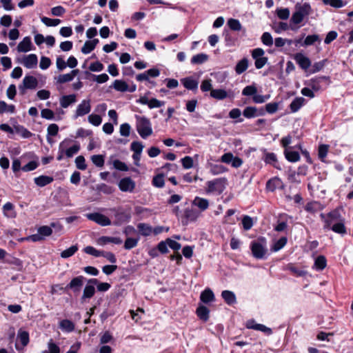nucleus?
I'll list each match as a JSON object with an SVG mask.
<instances>
[{
	"label": "nucleus",
	"mask_w": 353,
	"mask_h": 353,
	"mask_svg": "<svg viewBox=\"0 0 353 353\" xmlns=\"http://www.w3.org/2000/svg\"><path fill=\"white\" fill-rule=\"evenodd\" d=\"M223 36H224L225 45L227 46H234L235 45L237 39L236 37H234L232 34V33H230L228 30H224Z\"/></svg>",
	"instance_id": "nucleus-43"
},
{
	"label": "nucleus",
	"mask_w": 353,
	"mask_h": 353,
	"mask_svg": "<svg viewBox=\"0 0 353 353\" xmlns=\"http://www.w3.org/2000/svg\"><path fill=\"white\" fill-rule=\"evenodd\" d=\"M209 201L207 199L196 196L192 201V205L197 207L201 212L206 210L209 207Z\"/></svg>",
	"instance_id": "nucleus-19"
},
{
	"label": "nucleus",
	"mask_w": 353,
	"mask_h": 353,
	"mask_svg": "<svg viewBox=\"0 0 353 353\" xmlns=\"http://www.w3.org/2000/svg\"><path fill=\"white\" fill-rule=\"evenodd\" d=\"M293 149H296V148L292 147L290 148H286L284 150V154L285 157V159L292 163H295L299 161L300 159V154L298 151H294Z\"/></svg>",
	"instance_id": "nucleus-15"
},
{
	"label": "nucleus",
	"mask_w": 353,
	"mask_h": 353,
	"mask_svg": "<svg viewBox=\"0 0 353 353\" xmlns=\"http://www.w3.org/2000/svg\"><path fill=\"white\" fill-rule=\"evenodd\" d=\"M266 163L272 164L275 168L281 170V165L274 153H266Z\"/></svg>",
	"instance_id": "nucleus-35"
},
{
	"label": "nucleus",
	"mask_w": 353,
	"mask_h": 353,
	"mask_svg": "<svg viewBox=\"0 0 353 353\" xmlns=\"http://www.w3.org/2000/svg\"><path fill=\"white\" fill-rule=\"evenodd\" d=\"M248 67V60L246 58L239 61L235 67V71L240 74L247 70Z\"/></svg>",
	"instance_id": "nucleus-41"
},
{
	"label": "nucleus",
	"mask_w": 353,
	"mask_h": 353,
	"mask_svg": "<svg viewBox=\"0 0 353 353\" xmlns=\"http://www.w3.org/2000/svg\"><path fill=\"white\" fill-rule=\"evenodd\" d=\"M89 284L97 285V290L99 292H106L108 291L111 285L108 283H100L97 279H90L88 281Z\"/></svg>",
	"instance_id": "nucleus-27"
},
{
	"label": "nucleus",
	"mask_w": 353,
	"mask_h": 353,
	"mask_svg": "<svg viewBox=\"0 0 353 353\" xmlns=\"http://www.w3.org/2000/svg\"><path fill=\"white\" fill-rule=\"evenodd\" d=\"M221 296L228 305H232L236 302L234 293L230 290H223L221 292Z\"/></svg>",
	"instance_id": "nucleus-32"
},
{
	"label": "nucleus",
	"mask_w": 353,
	"mask_h": 353,
	"mask_svg": "<svg viewBox=\"0 0 353 353\" xmlns=\"http://www.w3.org/2000/svg\"><path fill=\"white\" fill-rule=\"evenodd\" d=\"M70 142V140L65 139L60 143L59 146V154L57 157L58 161H61L63 159V154H65V148L68 145Z\"/></svg>",
	"instance_id": "nucleus-50"
},
{
	"label": "nucleus",
	"mask_w": 353,
	"mask_h": 353,
	"mask_svg": "<svg viewBox=\"0 0 353 353\" xmlns=\"http://www.w3.org/2000/svg\"><path fill=\"white\" fill-rule=\"evenodd\" d=\"M86 217L101 226H108L111 225L110 219L103 214L99 212L90 213L86 214Z\"/></svg>",
	"instance_id": "nucleus-7"
},
{
	"label": "nucleus",
	"mask_w": 353,
	"mask_h": 353,
	"mask_svg": "<svg viewBox=\"0 0 353 353\" xmlns=\"http://www.w3.org/2000/svg\"><path fill=\"white\" fill-rule=\"evenodd\" d=\"M138 241V239L127 238L124 243V248L125 250H130L137 246Z\"/></svg>",
	"instance_id": "nucleus-62"
},
{
	"label": "nucleus",
	"mask_w": 353,
	"mask_h": 353,
	"mask_svg": "<svg viewBox=\"0 0 353 353\" xmlns=\"http://www.w3.org/2000/svg\"><path fill=\"white\" fill-rule=\"evenodd\" d=\"M32 41L30 37H26L17 46V51L19 52H27L31 50Z\"/></svg>",
	"instance_id": "nucleus-21"
},
{
	"label": "nucleus",
	"mask_w": 353,
	"mask_h": 353,
	"mask_svg": "<svg viewBox=\"0 0 353 353\" xmlns=\"http://www.w3.org/2000/svg\"><path fill=\"white\" fill-rule=\"evenodd\" d=\"M94 285L92 284H88L85 286L83 292V295L81 298V301L83 303L87 299L92 298L95 293V288Z\"/></svg>",
	"instance_id": "nucleus-24"
},
{
	"label": "nucleus",
	"mask_w": 353,
	"mask_h": 353,
	"mask_svg": "<svg viewBox=\"0 0 353 353\" xmlns=\"http://www.w3.org/2000/svg\"><path fill=\"white\" fill-rule=\"evenodd\" d=\"M226 181L227 180L225 178H218L208 181L206 183V192H217L219 194L222 193L225 188Z\"/></svg>",
	"instance_id": "nucleus-3"
},
{
	"label": "nucleus",
	"mask_w": 353,
	"mask_h": 353,
	"mask_svg": "<svg viewBox=\"0 0 353 353\" xmlns=\"http://www.w3.org/2000/svg\"><path fill=\"white\" fill-rule=\"evenodd\" d=\"M200 216V212L193 207L187 208L184 210L181 216V223L187 225L190 222H195Z\"/></svg>",
	"instance_id": "nucleus-4"
},
{
	"label": "nucleus",
	"mask_w": 353,
	"mask_h": 353,
	"mask_svg": "<svg viewBox=\"0 0 353 353\" xmlns=\"http://www.w3.org/2000/svg\"><path fill=\"white\" fill-rule=\"evenodd\" d=\"M37 232L41 235V236L44 238L46 236H49L52 234V229L51 228V225L50 226L43 225L37 229Z\"/></svg>",
	"instance_id": "nucleus-56"
},
{
	"label": "nucleus",
	"mask_w": 353,
	"mask_h": 353,
	"mask_svg": "<svg viewBox=\"0 0 353 353\" xmlns=\"http://www.w3.org/2000/svg\"><path fill=\"white\" fill-rule=\"evenodd\" d=\"M137 103L143 105H147L148 108L150 109L160 108L161 106H163L165 104V102L163 101H160L155 98L148 99V98L146 96L141 97L139 99L137 100Z\"/></svg>",
	"instance_id": "nucleus-8"
},
{
	"label": "nucleus",
	"mask_w": 353,
	"mask_h": 353,
	"mask_svg": "<svg viewBox=\"0 0 353 353\" xmlns=\"http://www.w3.org/2000/svg\"><path fill=\"white\" fill-rule=\"evenodd\" d=\"M37 56L34 54H30L25 56L22 61L23 65L28 69H32L37 67Z\"/></svg>",
	"instance_id": "nucleus-13"
},
{
	"label": "nucleus",
	"mask_w": 353,
	"mask_h": 353,
	"mask_svg": "<svg viewBox=\"0 0 353 353\" xmlns=\"http://www.w3.org/2000/svg\"><path fill=\"white\" fill-rule=\"evenodd\" d=\"M41 20L47 26H57L61 23L59 19H50L46 17H41Z\"/></svg>",
	"instance_id": "nucleus-57"
},
{
	"label": "nucleus",
	"mask_w": 353,
	"mask_h": 353,
	"mask_svg": "<svg viewBox=\"0 0 353 353\" xmlns=\"http://www.w3.org/2000/svg\"><path fill=\"white\" fill-rule=\"evenodd\" d=\"M311 11V6L309 3H305L301 6H296V10L290 19L291 24H299L305 17L309 15Z\"/></svg>",
	"instance_id": "nucleus-1"
},
{
	"label": "nucleus",
	"mask_w": 353,
	"mask_h": 353,
	"mask_svg": "<svg viewBox=\"0 0 353 353\" xmlns=\"http://www.w3.org/2000/svg\"><path fill=\"white\" fill-rule=\"evenodd\" d=\"M277 17L282 20H286L290 17V10L288 8H278L276 10Z\"/></svg>",
	"instance_id": "nucleus-58"
},
{
	"label": "nucleus",
	"mask_w": 353,
	"mask_h": 353,
	"mask_svg": "<svg viewBox=\"0 0 353 353\" xmlns=\"http://www.w3.org/2000/svg\"><path fill=\"white\" fill-rule=\"evenodd\" d=\"M288 216L287 214L281 215L277 221V224L274 227V230L276 232H283L286 230L288 227Z\"/></svg>",
	"instance_id": "nucleus-29"
},
{
	"label": "nucleus",
	"mask_w": 353,
	"mask_h": 353,
	"mask_svg": "<svg viewBox=\"0 0 353 353\" xmlns=\"http://www.w3.org/2000/svg\"><path fill=\"white\" fill-rule=\"evenodd\" d=\"M53 177L49 176L41 175L34 178V181L39 187H44L53 181Z\"/></svg>",
	"instance_id": "nucleus-30"
},
{
	"label": "nucleus",
	"mask_w": 353,
	"mask_h": 353,
	"mask_svg": "<svg viewBox=\"0 0 353 353\" xmlns=\"http://www.w3.org/2000/svg\"><path fill=\"white\" fill-rule=\"evenodd\" d=\"M305 99L303 97H296L290 103V108L292 112L294 113L304 105Z\"/></svg>",
	"instance_id": "nucleus-28"
},
{
	"label": "nucleus",
	"mask_w": 353,
	"mask_h": 353,
	"mask_svg": "<svg viewBox=\"0 0 353 353\" xmlns=\"http://www.w3.org/2000/svg\"><path fill=\"white\" fill-rule=\"evenodd\" d=\"M80 150V145L79 144H75L72 145V147L66 149L65 148V154L68 158L72 157L74 154L78 153V152Z\"/></svg>",
	"instance_id": "nucleus-54"
},
{
	"label": "nucleus",
	"mask_w": 353,
	"mask_h": 353,
	"mask_svg": "<svg viewBox=\"0 0 353 353\" xmlns=\"http://www.w3.org/2000/svg\"><path fill=\"white\" fill-rule=\"evenodd\" d=\"M99 43L98 39H94L91 41H86L81 48L82 53L87 54L91 52Z\"/></svg>",
	"instance_id": "nucleus-26"
},
{
	"label": "nucleus",
	"mask_w": 353,
	"mask_h": 353,
	"mask_svg": "<svg viewBox=\"0 0 353 353\" xmlns=\"http://www.w3.org/2000/svg\"><path fill=\"white\" fill-rule=\"evenodd\" d=\"M59 327L62 330L68 332H72L75 328L74 324L71 321L68 319L62 320L59 323Z\"/></svg>",
	"instance_id": "nucleus-38"
},
{
	"label": "nucleus",
	"mask_w": 353,
	"mask_h": 353,
	"mask_svg": "<svg viewBox=\"0 0 353 353\" xmlns=\"http://www.w3.org/2000/svg\"><path fill=\"white\" fill-rule=\"evenodd\" d=\"M251 250L255 258L262 259L263 257L264 248L261 243L258 242H252L251 244Z\"/></svg>",
	"instance_id": "nucleus-22"
},
{
	"label": "nucleus",
	"mask_w": 353,
	"mask_h": 353,
	"mask_svg": "<svg viewBox=\"0 0 353 353\" xmlns=\"http://www.w3.org/2000/svg\"><path fill=\"white\" fill-rule=\"evenodd\" d=\"M119 188L123 192H132L135 188V183L130 177H125L120 180Z\"/></svg>",
	"instance_id": "nucleus-11"
},
{
	"label": "nucleus",
	"mask_w": 353,
	"mask_h": 353,
	"mask_svg": "<svg viewBox=\"0 0 353 353\" xmlns=\"http://www.w3.org/2000/svg\"><path fill=\"white\" fill-rule=\"evenodd\" d=\"M326 265L327 260L324 256L320 255L316 257L314 261V266L317 270H323L325 268Z\"/></svg>",
	"instance_id": "nucleus-40"
},
{
	"label": "nucleus",
	"mask_w": 353,
	"mask_h": 353,
	"mask_svg": "<svg viewBox=\"0 0 353 353\" xmlns=\"http://www.w3.org/2000/svg\"><path fill=\"white\" fill-rule=\"evenodd\" d=\"M323 208L324 205L319 201H316L307 203L304 207L305 211L312 214H314L319 211H321L323 210Z\"/></svg>",
	"instance_id": "nucleus-18"
},
{
	"label": "nucleus",
	"mask_w": 353,
	"mask_h": 353,
	"mask_svg": "<svg viewBox=\"0 0 353 353\" xmlns=\"http://www.w3.org/2000/svg\"><path fill=\"white\" fill-rule=\"evenodd\" d=\"M48 351H44L43 353H59L60 349L59 346L55 344L52 339L50 340L48 344Z\"/></svg>",
	"instance_id": "nucleus-64"
},
{
	"label": "nucleus",
	"mask_w": 353,
	"mask_h": 353,
	"mask_svg": "<svg viewBox=\"0 0 353 353\" xmlns=\"http://www.w3.org/2000/svg\"><path fill=\"white\" fill-rule=\"evenodd\" d=\"M85 278L83 276H78L73 278L70 282L63 288L60 287V290H71L74 293H79L81 290V287L83 285Z\"/></svg>",
	"instance_id": "nucleus-5"
},
{
	"label": "nucleus",
	"mask_w": 353,
	"mask_h": 353,
	"mask_svg": "<svg viewBox=\"0 0 353 353\" xmlns=\"http://www.w3.org/2000/svg\"><path fill=\"white\" fill-rule=\"evenodd\" d=\"M196 313L199 318L203 321H207L209 319L210 310L206 306L199 305L196 309Z\"/></svg>",
	"instance_id": "nucleus-34"
},
{
	"label": "nucleus",
	"mask_w": 353,
	"mask_h": 353,
	"mask_svg": "<svg viewBox=\"0 0 353 353\" xmlns=\"http://www.w3.org/2000/svg\"><path fill=\"white\" fill-rule=\"evenodd\" d=\"M79 248L77 245H72L69 248L63 250L61 252V257L63 259L69 258L73 256L78 250Z\"/></svg>",
	"instance_id": "nucleus-45"
},
{
	"label": "nucleus",
	"mask_w": 353,
	"mask_h": 353,
	"mask_svg": "<svg viewBox=\"0 0 353 353\" xmlns=\"http://www.w3.org/2000/svg\"><path fill=\"white\" fill-rule=\"evenodd\" d=\"M122 239L119 237H114V236H103L99 238L98 239V243L100 245H105L109 243H112L116 245H119L122 243Z\"/></svg>",
	"instance_id": "nucleus-25"
},
{
	"label": "nucleus",
	"mask_w": 353,
	"mask_h": 353,
	"mask_svg": "<svg viewBox=\"0 0 353 353\" xmlns=\"http://www.w3.org/2000/svg\"><path fill=\"white\" fill-rule=\"evenodd\" d=\"M77 97L75 94L64 95L60 98V105L63 108H67L71 104L75 103Z\"/></svg>",
	"instance_id": "nucleus-23"
},
{
	"label": "nucleus",
	"mask_w": 353,
	"mask_h": 353,
	"mask_svg": "<svg viewBox=\"0 0 353 353\" xmlns=\"http://www.w3.org/2000/svg\"><path fill=\"white\" fill-rule=\"evenodd\" d=\"M91 161L97 167L102 168L104 165L105 159L102 154H94L91 157Z\"/></svg>",
	"instance_id": "nucleus-48"
},
{
	"label": "nucleus",
	"mask_w": 353,
	"mask_h": 353,
	"mask_svg": "<svg viewBox=\"0 0 353 353\" xmlns=\"http://www.w3.org/2000/svg\"><path fill=\"white\" fill-rule=\"evenodd\" d=\"M181 82L183 85L188 90L196 91L198 89L199 82L194 79L192 77L181 79Z\"/></svg>",
	"instance_id": "nucleus-17"
},
{
	"label": "nucleus",
	"mask_w": 353,
	"mask_h": 353,
	"mask_svg": "<svg viewBox=\"0 0 353 353\" xmlns=\"http://www.w3.org/2000/svg\"><path fill=\"white\" fill-rule=\"evenodd\" d=\"M112 163L114 168H115L116 170L124 172L128 171L129 170L128 165L124 162H122L119 159H115L112 161Z\"/></svg>",
	"instance_id": "nucleus-55"
},
{
	"label": "nucleus",
	"mask_w": 353,
	"mask_h": 353,
	"mask_svg": "<svg viewBox=\"0 0 353 353\" xmlns=\"http://www.w3.org/2000/svg\"><path fill=\"white\" fill-rule=\"evenodd\" d=\"M137 130L143 139H146L152 134L150 120L146 117H137Z\"/></svg>",
	"instance_id": "nucleus-2"
},
{
	"label": "nucleus",
	"mask_w": 353,
	"mask_h": 353,
	"mask_svg": "<svg viewBox=\"0 0 353 353\" xmlns=\"http://www.w3.org/2000/svg\"><path fill=\"white\" fill-rule=\"evenodd\" d=\"M288 239L286 236H281L278 240H274L270 245V251L272 252H276L281 250L287 244Z\"/></svg>",
	"instance_id": "nucleus-20"
},
{
	"label": "nucleus",
	"mask_w": 353,
	"mask_h": 353,
	"mask_svg": "<svg viewBox=\"0 0 353 353\" xmlns=\"http://www.w3.org/2000/svg\"><path fill=\"white\" fill-rule=\"evenodd\" d=\"M83 251H84L85 253H86L88 254H90V255H92V256H94L95 257L101 256V252H102V251L98 250L96 248H94V247L90 246V245L86 246L83 249Z\"/></svg>",
	"instance_id": "nucleus-60"
},
{
	"label": "nucleus",
	"mask_w": 353,
	"mask_h": 353,
	"mask_svg": "<svg viewBox=\"0 0 353 353\" xmlns=\"http://www.w3.org/2000/svg\"><path fill=\"white\" fill-rule=\"evenodd\" d=\"M38 81L33 76H26L22 81V84L19 86L21 94H24L26 89L34 90L37 87Z\"/></svg>",
	"instance_id": "nucleus-6"
},
{
	"label": "nucleus",
	"mask_w": 353,
	"mask_h": 353,
	"mask_svg": "<svg viewBox=\"0 0 353 353\" xmlns=\"http://www.w3.org/2000/svg\"><path fill=\"white\" fill-rule=\"evenodd\" d=\"M112 87L115 90L122 92H127L128 90V84L126 82L119 79H117L114 81Z\"/></svg>",
	"instance_id": "nucleus-39"
},
{
	"label": "nucleus",
	"mask_w": 353,
	"mask_h": 353,
	"mask_svg": "<svg viewBox=\"0 0 353 353\" xmlns=\"http://www.w3.org/2000/svg\"><path fill=\"white\" fill-rule=\"evenodd\" d=\"M283 183L278 177H273L266 183V189L270 191H274L277 189H282Z\"/></svg>",
	"instance_id": "nucleus-16"
},
{
	"label": "nucleus",
	"mask_w": 353,
	"mask_h": 353,
	"mask_svg": "<svg viewBox=\"0 0 353 353\" xmlns=\"http://www.w3.org/2000/svg\"><path fill=\"white\" fill-rule=\"evenodd\" d=\"M246 327L248 329H253L265 332V325L256 323L252 319L248 320L246 322Z\"/></svg>",
	"instance_id": "nucleus-49"
},
{
	"label": "nucleus",
	"mask_w": 353,
	"mask_h": 353,
	"mask_svg": "<svg viewBox=\"0 0 353 353\" xmlns=\"http://www.w3.org/2000/svg\"><path fill=\"white\" fill-rule=\"evenodd\" d=\"M320 38L318 34H312L306 37L303 43H301L302 46H309L313 45L315 42L319 41Z\"/></svg>",
	"instance_id": "nucleus-47"
},
{
	"label": "nucleus",
	"mask_w": 353,
	"mask_h": 353,
	"mask_svg": "<svg viewBox=\"0 0 353 353\" xmlns=\"http://www.w3.org/2000/svg\"><path fill=\"white\" fill-rule=\"evenodd\" d=\"M137 228L140 234L144 236H149L152 232V228L147 223H139Z\"/></svg>",
	"instance_id": "nucleus-37"
},
{
	"label": "nucleus",
	"mask_w": 353,
	"mask_h": 353,
	"mask_svg": "<svg viewBox=\"0 0 353 353\" xmlns=\"http://www.w3.org/2000/svg\"><path fill=\"white\" fill-rule=\"evenodd\" d=\"M76 166L78 169L81 170H85L87 168V165L85 163V160L84 157L80 155L78 156L75 159Z\"/></svg>",
	"instance_id": "nucleus-61"
},
{
	"label": "nucleus",
	"mask_w": 353,
	"mask_h": 353,
	"mask_svg": "<svg viewBox=\"0 0 353 353\" xmlns=\"http://www.w3.org/2000/svg\"><path fill=\"white\" fill-rule=\"evenodd\" d=\"M333 232L340 234H345L346 233V228L343 223H336L332 225V228H330Z\"/></svg>",
	"instance_id": "nucleus-51"
},
{
	"label": "nucleus",
	"mask_w": 353,
	"mask_h": 353,
	"mask_svg": "<svg viewBox=\"0 0 353 353\" xmlns=\"http://www.w3.org/2000/svg\"><path fill=\"white\" fill-rule=\"evenodd\" d=\"M323 3L325 5H330V6L335 8H340L345 6L342 0H323Z\"/></svg>",
	"instance_id": "nucleus-53"
},
{
	"label": "nucleus",
	"mask_w": 353,
	"mask_h": 353,
	"mask_svg": "<svg viewBox=\"0 0 353 353\" xmlns=\"http://www.w3.org/2000/svg\"><path fill=\"white\" fill-rule=\"evenodd\" d=\"M200 299L202 302L208 303L214 300V294L210 289L207 288L201 292Z\"/></svg>",
	"instance_id": "nucleus-33"
},
{
	"label": "nucleus",
	"mask_w": 353,
	"mask_h": 353,
	"mask_svg": "<svg viewBox=\"0 0 353 353\" xmlns=\"http://www.w3.org/2000/svg\"><path fill=\"white\" fill-rule=\"evenodd\" d=\"M210 97L217 100H223L228 97V93L223 89H214L210 92Z\"/></svg>",
	"instance_id": "nucleus-36"
},
{
	"label": "nucleus",
	"mask_w": 353,
	"mask_h": 353,
	"mask_svg": "<svg viewBox=\"0 0 353 353\" xmlns=\"http://www.w3.org/2000/svg\"><path fill=\"white\" fill-rule=\"evenodd\" d=\"M114 211L115 212L114 214V221L113 223L114 225H121L123 223L129 221L130 216L128 214L119 210H114Z\"/></svg>",
	"instance_id": "nucleus-12"
},
{
	"label": "nucleus",
	"mask_w": 353,
	"mask_h": 353,
	"mask_svg": "<svg viewBox=\"0 0 353 353\" xmlns=\"http://www.w3.org/2000/svg\"><path fill=\"white\" fill-rule=\"evenodd\" d=\"M88 120L89 123L94 126H99L102 122L101 116L94 114H90L88 117Z\"/></svg>",
	"instance_id": "nucleus-59"
},
{
	"label": "nucleus",
	"mask_w": 353,
	"mask_h": 353,
	"mask_svg": "<svg viewBox=\"0 0 353 353\" xmlns=\"http://www.w3.org/2000/svg\"><path fill=\"white\" fill-rule=\"evenodd\" d=\"M90 110H91L90 100L84 99L81 102V103H79L77 105L74 117V119H77L79 117H83V116L88 114L90 112Z\"/></svg>",
	"instance_id": "nucleus-9"
},
{
	"label": "nucleus",
	"mask_w": 353,
	"mask_h": 353,
	"mask_svg": "<svg viewBox=\"0 0 353 353\" xmlns=\"http://www.w3.org/2000/svg\"><path fill=\"white\" fill-rule=\"evenodd\" d=\"M208 59V56L204 53L197 54L191 59L192 64H202Z\"/></svg>",
	"instance_id": "nucleus-44"
},
{
	"label": "nucleus",
	"mask_w": 353,
	"mask_h": 353,
	"mask_svg": "<svg viewBox=\"0 0 353 353\" xmlns=\"http://www.w3.org/2000/svg\"><path fill=\"white\" fill-rule=\"evenodd\" d=\"M294 59L299 67L304 70H307L311 65L310 59L301 52L296 53Z\"/></svg>",
	"instance_id": "nucleus-10"
},
{
	"label": "nucleus",
	"mask_w": 353,
	"mask_h": 353,
	"mask_svg": "<svg viewBox=\"0 0 353 353\" xmlns=\"http://www.w3.org/2000/svg\"><path fill=\"white\" fill-rule=\"evenodd\" d=\"M227 25L232 31H241L245 33V29L243 28L240 21L236 19H229L227 21Z\"/></svg>",
	"instance_id": "nucleus-31"
},
{
	"label": "nucleus",
	"mask_w": 353,
	"mask_h": 353,
	"mask_svg": "<svg viewBox=\"0 0 353 353\" xmlns=\"http://www.w3.org/2000/svg\"><path fill=\"white\" fill-rule=\"evenodd\" d=\"M48 132V141L49 143H51L50 139L49 138L50 136H56L58 134L59 132V126L58 125L55 123L50 124L47 129Z\"/></svg>",
	"instance_id": "nucleus-52"
},
{
	"label": "nucleus",
	"mask_w": 353,
	"mask_h": 353,
	"mask_svg": "<svg viewBox=\"0 0 353 353\" xmlns=\"http://www.w3.org/2000/svg\"><path fill=\"white\" fill-rule=\"evenodd\" d=\"M17 337L23 347L26 346L28 344L30 339L28 332L19 330Z\"/></svg>",
	"instance_id": "nucleus-42"
},
{
	"label": "nucleus",
	"mask_w": 353,
	"mask_h": 353,
	"mask_svg": "<svg viewBox=\"0 0 353 353\" xmlns=\"http://www.w3.org/2000/svg\"><path fill=\"white\" fill-rule=\"evenodd\" d=\"M257 110L254 107H247L243 112V114L246 118L254 117L257 115Z\"/></svg>",
	"instance_id": "nucleus-63"
},
{
	"label": "nucleus",
	"mask_w": 353,
	"mask_h": 353,
	"mask_svg": "<svg viewBox=\"0 0 353 353\" xmlns=\"http://www.w3.org/2000/svg\"><path fill=\"white\" fill-rule=\"evenodd\" d=\"M152 185L157 188H161L165 185L164 175L163 174H158L152 179Z\"/></svg>",
	"instance_id": "nucleus-46"
},
{
	"label": "nucleus",
	"mask_w": 353,
	"mask_h": 353,
	"mask_svg": "<svg viewBox=\"0 0 353 353\" xmlns=\"http://www.w3.org/2000/svg\"><path fill=\"white\" fill-rule=\"evenodd\" d=\"M328 77L325 76L317 77L311 79L308 83V86L310 87L314 92H317L321 89V83L328 80Z\"/></svg>",
	"instance_id": "nucleus-14"
}]
</instances>
